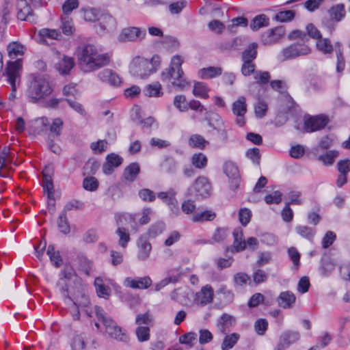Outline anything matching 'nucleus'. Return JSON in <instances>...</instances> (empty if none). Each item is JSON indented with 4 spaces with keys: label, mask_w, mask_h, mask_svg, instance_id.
Here are the masks:
<instances>
[{
    "label": "nucleus",
    "mask_w": 350,
    "mask_h": 350,
    "mask_svg": "<svg viewBox=\"0 0 350 350\" xmlns=\"http://www.w3.org/2000/svg\"><path fill=\"white\" fill-rule=\"evenodd\" d=\"M78 64L84 72H90L107 66L111 61L109 53H98L96 47L85 44L79 47Z\"/></svg>",
    "instance_id": "nucleus-1"
},
{
    "label": "nucleus",
    "mask_w": 350,
    "mask_h": 350,
    "mask_svg": "<svg viewBox=\"0 0 350 350\" xmlns=\"http://www.w3.org/2000/svg\"><path fill=\"white\" fill-rule=\"evenodd\" d=\"M184 62L183 58L178 55L172 57L170 65L161 72V80L167 81L173 79L172 83L180 90L188 89L190 83L184 77V72L182 69V64Z\"/></svg>",
    "instance_id": "nucleus-2"
},
{
    "label": "nucleus",
    "mask_w": 350,
    "mask_h": 350,
    "mask_svg": "<svg viewBox=\"0 0 350 350\" xmlns=\"http://www.w3.org/2000/svg\"><path fill=\"white\" fill-rule=\"evenodd\" d=\"M160 63V57L157 55H153L150 59L137 56L131 62L129 71L135 77L145 79L157 71Z\"/></svg>",
    "instance_id": "nucleus-3"
},
{
    "label": "nucleus",
    "mask_w": 350,
    "mask_h": 350,
    "mask_svg": "<svg viewBox=\"0 0 350 350\" xmlns=\"http://www.w3.org/2000/svg\"><path fill=\"white\" fill-rule=\"evenodd\" d=\"M94 310L97 319L103 323L106 333L111 338L123 342H129V337L126 332L118 326L115 321L108 317L101 307L96 306Z\"/></svg>",
    "instance_id": "nucleus-4"
},
{
    "label": "nucleus",
    "mask_w": 350,
    "mask_h": 350,
    "mask_svg": "<svg viewBox=\"0 0 350 350\" xmlns=\"http://www.w3.org/2000/svg\"><path fill=\"white\" fill-rule=\"evenodd\" d=\"M116 222L118 228L116 233L119 237L118 245L122 247L126 248L129 242L131 240L130 234L126 228L124 227L125 225H130L132 230L137 232L138 228L136 224V215L123 213L116 215Z\"/></svg>",
    "instance_id": "nucleus-5"
},
{
    "label": "nucleus",
    "mask_w": 350,
    "mask_h": 350,
    "mask_svg": "<svg viewBox=\"0 0 350 350\" xmlns=\"http://www.w3.org/2000/svg\"><path fill=\"white\" fill-rule=\"evenodd\" d=\"M52 87L44 76L38 75L34 77L28 89V96L33 103L44 98L51 94Z\"/></svg>",
    "instance_id": "nucleus-6"
},
{
    "label": "nucleus",
    "mask_w": 350,
    "mask_h": 350,
    "mask_svg": "<svg viewBox=\"0 0 350 350\" xmlns=\"http://www.w3.org/2000/svg\"><path fill=\"white\" fill-rule=\"evenodd\" d=\"M193 192L196 199L206 198L210 196L211 185L208 178L204 176H199L194 183L188 188L186 196H191Z\"/></svg>",
    "instance_id": "nucleus-7"
},
{
    "label": "nucleus",
    "mask_w": 350,
    "mask_h": 350,
    "mask_svg": "<svg viewBox=\"0 0 350 350\" xmlns=\"http://www.w3.org/2000/svg\"><path fill=\"white\" fill-rule=\"evenodd\" d=\"M22 68V60L18 59L14 62H9L7 64L5 72L8 77V81L12 86V92L10 94L9 98L14 99L16 97L15 92L16 90V83L20 81V72Z\"/></svg>",
    "instance_id": "nucleus-8"
},
{
    "label": "nucleus",
    "mask_w": 350,
    "mask_h": 350,
    "mask_svg": "<svg viewBox=\"0 0 350 350\" xmlns=\"http://www.w3.org/2000/svg\"><path fill=\"white\" fill-rule=\"evenodd\" d=\"M330 19L324 18L322 20V24L326 27L330 31L334 29V22H340L346 15L345 5L342 3L336 4L328 10Z\"/></svg>",
    "instance_id": "nucleus-9"
},
{
    "label": "nucleus",
    "mask_w": 350,
    "mask_h": 350,
    "mask_svg": "<svg viewBox=\"0 0 350 350\" xmlns=\"http://www.w3.org/2000/svg\"><path fill=\"white\" fill-rule=\"evenodd\" d=\"M328 122V120L323 116H305L304 130L307 133H312L323 129Z\"/></svg>",
    "instance_id": "nucleus-10"
},
{
    "label": "nucleus",
    "mask_w": 350,
    "mask_h": 350,
    "mask_svg": "<svg viewBox=\"0 0 350 350\" xmlns=\"http://www.w3.org/2000/svg\"><path fill=\"white\" fill-rule=\"evenodd\" d=\"M284 34L285 29L282 26L276 27L263 33L261 42L264 45H271L278 42Z\"/></svg>",
    "instance_id": "nucleus-11"
},
{
    "label": "nucleus",
    "mask_w": 350,
    "mask_h": 350,
    "mask_svg": "<svg viewBox=\"0 0 350 350\" xmlns=\"http://www.w3.org/2000/svg\"><path fill=\"white\" fill-rule=\"evenodd\" d=\"M223 170L226 175L230 179L232 189H237L241 180L238 167L232 161H226L224 164Z\"/></svg>",
    "instance_id": "nucleus-12"
},
{
    "label": "nucleus",
    "mask_w": 350,
    "mask_h": 350,
    "mask_svg": "<svg viewBox=\"0 0 350 350\" xmlns=\"http://www.w3.org/2000/svg\"><path fill=\"white\" fill-rule=\"evenodd\" d=\"M146 36V31L137 27H129L122 30L119 35L118 40L120 42H131L142 40Z\"/></svg>",
    "instance_id": "nucleus-13"
},
{
    "label": "nucleus",
    "mask_w": 350,
    "mask_h": 350,
    "mask_svg": "<svg viewBox=\"0 0 350 350\" xmlns=\"http://www.w3.org/2000/svg\"><path fill=\"white\" fill-rule=\"evenodd\" d=\"M58 61L55 64V69L61 75H68L75 66L74 59L66 55H61L60 53L56 52Z\"/></svg>",
    "instance_id": "nucleus-14"
},
{
    "label": "nucleus",
    "mask_w": 350,
    "mask_h": 350,
    "mask_svg": "<svg viewBox=\"0 0 350 350\" xmlns=\"http://www.w3.org/2000/svg\"><path fill=\"white\" fill-rule=\"evenodd\" d=\"M16 7L18 10V19L29 21L30 23H34L36 21L32 9L26 0L18 1Z\"/></svg>",
    "instance_id": "nucleus-15"
},
{
    "label": "nucleus",
    "mask_w": 350,
    "mask_h": 350,
    "mask_svg": "<svg viewBox=\"0 0 350 350\" xmlns=\"http://www.w3.org/2000/svg\"><path fill=\"white\" fill-rule=\"evenodd\" d=\"M152 284V280L149 276L137 277L132 278H126L124 281V285L131 288L146 289Z\"/></svg>",
    "instance_id": "nucleus-16"
},
{
    "label": "nucleus",
    "mask_w": 350,
    "mask_h": 350,
    "mask_svg": "<svg viewBox=\"0 0 350 350\" xmlns=\"http://www.w3.org/2000/svg\"><path fill=\"white\" fill-rule=\"evenodd\" d=\"M97 77L100 81L111 86H118L121 83V79L118 75L109 68H105L99 72Z\"/></svg>",
    "instance_id": "nucleus-17"
},
{
    "label": "nucleus",
    "mask_w": 350,
    "mask_h": 350,
    "mask_svg": "<svg viewBox=\"0 0 350 350\" xmlns=\"http://www.w3.org/2000/svg\"><path fill=\"white\" fill-rule=\"evenodd\" d=\"M123 162V159L115 153L109 154L106 157V161L103 165V172L106 175L112 174L115 168L119 167Z\"/></svg>",
    "instance_id": "nucleus-18"
},
{
    "label": "nucleus",
    "mask_w": 350,
    "mask_h": 350,
    "mask_svg": "<svg viewBox=\"0 0 350 350\" xmlns=\"http://www.w3.org/2000/svg\"><path fill=\"white\" fill-rule=\"evenodd\" d=\"M62 38L60 31L55 29L43 28L38 33V39L40 43L49 44V41L58 40Z\"/></svg>",
    "instance_id": "nucleus-19"
},
{
    "label": "nucleus",
    "mask_w": 350,
    "mask_h": 350,
    "mask_svg": "<svg viewBox=\"0 0 350 350\" xmlns=\"http://www.w3.org/2000/svg\"><path fill=\"white\" fill-rule=\"evenodd\" d=\"M137 245L138 248L137 258L141 261L147 260L152 250V245L149 241L144 235H142L137 241Z\"/></svg>",
    "instance_id": "nucleus-20"
},
{
    "label": "nucleus",
    "mask_w": 350,
    "mask_h": 350,
    "mask_svg": "<svg viewBox=\"0 0 350 350\" xmlns=\"http://www.w3.org/2000/svg\"><path fill=\"white\" fill-rule=\"evenodd\" d=\"M295 301L296 297L295 294L288 291L280 293L277 299L278 306L284 309L292 308Z\"/></svg>",
    "instance_id": "nucleus-21"
},
{
    "label": "nucleus",
    "mask_w": 350,
    "mask_h": 350,
    "mask_svg": "<svg viewBox=\"0 0 350 350\" xmlns=\"http://www.w3.org/2000/svg\"><path fill=\"white\" fill-rule=\"evenodd\" d=\"M213 299V289L210 285L203 286L200 291L196 293V301L203 306L211 303Z\"/></svg>",
    "instance_id": "nucleus-22"
},
{
    "label": "nucleus",
    "mask_w": 350,
    "mask_h": 350,
    "mask_svg": "<svg viewBox=\"0 0 350 350\" xmlns=\"http://www.w3.org/2000/svg\"><path fill=\"white\" fill-rule=\"evenodd\" d=\"M216 217V213L211 210H205L202 212H195L191 217V220L196 223H203L204 221H213Z\"/></svg>",
    "instance_id": "nucleus-23"
},
{
    "label": "nucleus",
    "mask_w": 350,
    "mask_h": 350,
    "mask_svg": "<svg viewBox=\"0 0 350 350\" xmlns=\"http://www.w3.org/2000/svg\"><path fill=\"white\" fill-rule=\"evenodd\" d=\"M222 70L220 67L209 66L203 68L198 71V76L202 79H208L221 75Z\"/></svg>",
    "instance_id": "nucleus-24"
},
{
    "label": "nucleus",
    "mask_w": 350,
    "mask_h": 350,
    "mask_svg": "<svg viewBox=\"0 0 350 350\" xmlns=\"http://www.w3.org/2000/svg\"><path fill=\"white\" fill-rule=\"evenodd\" d=\"M144 94L148 97H161L163 95L162 86L158 81L148 84L144 88Z\"/></svg>",
    "instance_id": "nucleus-25"
},
{
    "label": "nucleus",
    "mask_w": 350,
    "mask_h": 350,
    "mask_svg": "<svg viewBox=\"0 0 350 350\" xmlns=\"http://www.w3.org/2000/svg\"><path fill=\"white\" fill-rule=\"evenodd\" d=\"M140 167L137 163H130L125 169L123 173L125 180L133 182L134 181L137 175L139 174Z\"/></svg>",
    "instance_id": "nucleus-26"
},
{
    "label": "nucleus",
    "mask_w": 350,
    "mask_h": 350,
    "mask_svg": "<svg viewBox=\"0 0 350 350\" xmlns=\"http://www.w3.org/2000/svg\"><path fill=\"white\" fill-rule=\"evenodd\" d=\"M300 338L299 333L295 331H286L282 333L280 341L288 348L291 345L297 342Z\"/></svg>",
    "instance_id": "nucleus-27"
},
{
    "label": "nucleus",
    "mask_w": 350,
    "mask_h": 350,
    "mask_svg": "<svg viewBox=\"0 0 350 350\" xmlns=\"http://www.w3.org/2000/svg\"><path fill=\"white\" fill-rule=\"evenodd\" d=\"M234 243L233 246L236 252L242 251L246 247V243L243 240V230L240 228L233 231Z\"/></svg>",
    "instance_id": "nucleus-28"
},
{
    "label": "nucleus",
    "mask_w": 350,
    "mask_h": 350,
    "mask_svg": "<svg viewBox=\"0 0 350 350\" xmlns=\"http://www.w3.org/2000/svg\"><path fill=\"white\" fill-rule=\"evenodd\" d=\"M235 320L233 317L227 314H223L219 319L218 320L217 327L219 330L223 333L226 334L227 330L233 325Z\"/></svg>",
    "instance_id": "nucleus-29"
},
{
    "label": "nucleus",
    "mask_w": 350,
    "mask_h": 350,
    "mask_svg": "<svg viewBox=\"0 0 350 350\" xmlns=\"http://www.w3.org/2000/svg\"><path fill=\"white\" fill-rule=\"evenodd\" d=\"M257 43L252 42L242 52V61L254 62L257 56Z\"/></svg>",
    "instance_id": "nucleus-30"
},
{
    "label": "nucleus",
    "mask_w": 350,
    "mask_h": 350,
    "mask_svg": "<svg viewBox=\"0 0 350 350\" xmlns=\"http://www.w3.org/2000/svg\"><path fill=\"white\" fill-rule=\"evenodd\" d=\"M94 286L98 297L104 299L109 298L111 293V288L103 284L102 278L99 277L96 278L94 280Z\"/></svg>",
    "instance_id": "nucleus-31"
},
{
    "label": "nucleus",
    "mask_w": 350,
    "mask_h": 350,
    "mask_svg": "<svg viewBox=\"0 0 350 350\" xmlns=\"http://www.w3.org/2000/svg\"><path fill=\"white\" fill-rule=\"evenodd\" d=\"M100 27L103 30H109L115 28L116 27V20L115 18L109 14L103 11L102 16L100 17Z\"/></svg>",
    "instance_id": "nucleus-32"
},
{
    "label": "nucleus",
    "mask_w": 350,
    "mask_h": 350,
    "mask_svg": "<svg viewBox=\"0 0 350 350\" xmlns=\"http://www.w3.org/2000/svg\"><path fill=\"white\" fill-rule=\"evenodd\" d=\"M205 120L208 125L215 131H217L221 127H224V125H225L223 119L218 113H213L208 116H206Z\"/></svg>",
    "instance_id": "nucleus-33"
},
{
    "label": "nucleus",
    "mask_w": 350,
    "mask_h": 350,
    "mask_svg": "<svg viewBox=\"0 0 350 350\" xmlns=\"http://www.w3.org/2000/svg\"><path fill=\"white\" fill-rule=\"evenodd\" d=\"M338 156V152L337 150H328L325 153L319 155L317 159L323 163V165L329 166L334 163Z\"/></svg>",
    "instance_id": "nucleus-34"
},
{
    "label": "nucleus",
    "mask_w": 350,
    "mask_h": 350,
    "mask_svg": "<svg viewBox=\"0 0 350 350\" xmlns=\"http://www.w3.org/2000/svg\"><path fill=\"white\" fill-rule=\"evenodd\" d=\"M232 112L234 115L245 114L247 112L246 99L244 96H239L232 103Z\"/></svg>",
    "instance_id": "nucleus-35"
},
{
    "label": "nucleus",
    "mask_w": 350,
    "mask_h": 350,
    "mask_svg": "<svg viewBox=\"0 0 350 350\" xmlns=\"http://www.w3.org/2000/svg\"><path fill=\"white\" fill-rule=\"evenodd\" d=\"M42 187L44 192H47L48 198L54 200V189L52 178L50 176L42 173Z\"/></svg>",
    "instance_id": "nucleus-36"
},
{
    "label": "nucleus",
    "mask_w": 350,
    "mask_h": 350,
    "mask_svg": "<svg viewBox=\"0 0 350 350\" xmlns=\"http://www.w3.org/2000/svg\"><path fill=\"white\" fill-rule=\"evenodd\" d=\"M269 21V18H267L265 14L258 15L250 23V28L254 31H256L262 27L268 26Z\"/></svg>",
    "instance_id": "nucleus-37"
},
{
    "label": "nucleus",
    "mask_w": 350,
    "mask_h": 350,
    "mask_svg": "<svg viewBox=\"0 0 350 350\" xmlns=\"http://www.w3.org/2000/svg\"><path fill=\"white\" fill-rule=\"evenodd\" d=\"M209 88L203 82H196L194 84L193 94L200 98H208Z\"/></svg>",
    "instance_id": "nucleus-38"
},
{
    "label": "nucleus",
    "mask_w": 350,
    "mask_h": 350,
    "mask_svg": "<svg viewBox=\"0 0 350 350\" xmlns=\"http://www.w3.org/2000/svg\"><path fill=\"white\" fill-rule=\"evenodd\" d=\"M295 231L301 237L309 241H312L316 234L315 228L307 226H297L295 227Z\"/></svg>",
    "instance_id": "nucleus-39"
},
{
    "label": "nucleus",
    "mask_w": 350,
    "mask_h": 350,
    "mask_svg": "<svg viewBox=\"0 0 350 350\" xmlns=\"http://www.w3.org/2000/svg\"><path fill=\"white\" fill-rule=\"evenodd\" d=\"M103 11L96 8H88L84 10L83 18L86 21L96 22L100 20Z\"/></svg>",
    "instance_id": "nucleus-40"
},
{
    "label": "nucleus",
    "mask_w": 350,
    "mask_h": 350,
    "mask_svg": "<svg viewBox=\"0 0 350 350\" xmlns=\"http://www.w3.org/2000/svg\"><path fill=\"white\" fill-rule=\"evenodd\" d=\"M23 46L17 42L10 43L7 47L8 55L12 59L16 58L18 55H22L23 54Z\"/></svg>",
    "instance_id": "nucleus-41"
},
{
    "label": "nucleus",
    "mask_w": 350,
    "mask_h": 350,
    "mask_svg": "<svg viewBox=\"0 0 350 350\" xmlns=\"http://www.w3.org/2000/svg\"><path fill=\"white\" fill-rule=\"evenodd\" d=\"M57 226L62 233L67 234L70 232V228L65 211H62L59 214L57 219Z\"/></svg>",
    "instance_id": "nucleus-42"
},
{
    "label": "nucleus",
    "mask_w": 350,
    "mask_h": 350,
    "mask_svg": "<svg viewBox=\"0 0 350 350\" xmlns=\"http://www.w3.org/2000/svg\"><path fill=\"white\" fill-rule=\"evenodd\" d=\"M165 228V224L163 221H157L150 226L147 231L149 238H155L161 234Z\"/></svg>",
    "instance_id": "nucleus-43"
},
{
    "label": "nucleus",
    "mask_w": 350,
    "mask_h": 350,
    "mask_svg": "<svg viewBox=\"0 0 350 350\" xmlns=\"http://www.w3.org/2000/svg\"><path fill=\"white\" fill-rule=\"evenodd\" d=\"M208 142L202 135L198 134L192 135L189 139V144L191 147L204 149Z\"/></svg>",
    "instance_id": "nucleus-44"
},
{
    "label": "nucleus",
    "mask_w": 350,
    "mask_h": 350,
    "mask_svg": "<svg viewBox=\"0 0 350 350\" xmlns=\"http://www.w3.org/2000/svg\"><path fill=\"white\" fill-rule=\"evenodd\" d=\"M335 52L337 57L336 70L340 72L345 69V62L342 55V47L338 42L335 44Z\"/></svg>",
    "instance_id": "nucleus-45"
},
{
    "label": "nucleus",
    "mask_w": 350,
    "mask_h": 350,
    "mask_svg": "<svg viewBox=\"0 0 350 350\" xmlns=\"http://www.w3.org/2000/svg\"><path fill=\"white\" fill-rule=\"evenodd\" d=\"M333 139L329 135H325L323 137L319 142L317 146H316L313 149V152L314 154H317L319 150H328L332 145Z\"/></svg>",
    "instance_id": "nucleus-46"
},
{
    "label": "nucleus",
    "mask_w": 350,
    "mask_h": 350,
    "mask_svg": "<svg viewBox=\"0 0 350 350\" xmlns=\"http://www.w3.org/2000/svg\"><path fill=\"white\" fill-rule=\"evenodd\" d=\"M239 338V335L236 333L231 334L225 336L223 342L221 344L222 350H228L232 349L234 345L237 342Z\"/></svg>",
    "instance_id": "nucleus-47"
},
{
    "label": "nucleus",
    "mask_w": 350,
    "mask_h": 350,
    "mask_svg": "<svg viewBox=\"0 0 350 350\" xmlns=\"http://www.w3.org/2000/svg\"><path fill=\"white\" fill-rule=\"evenodd\" d=\"M79 269L86 275H90L93 263L85 256L78 257Z\"/></svg>",
    "instance_id": "nucleus-48"
},
{
    "label": "nucleus",
    "mask_w": 350,
    "mask_h": 350,
    "mask_svg": "<svg viewBox=\"0 0 350 350\" xmlns=\"http://www.w3.org/2000/svg\"><path fill=\"white\" fill-rule=\"evenodd\" d=\"M100 167L98 161L94 159H89L83 167V174L93 175L95 174Z\"/></svg>",
    "instance_id": "nucleus-49"
},
{
    "label": "nucleus",
    "mask_w": 350,
    "mask_h": 350,
    "mask_svg": "<svg viewBox=\"0 0 350 350\" xmlns=\"http://www.w3.org/2000/svg\"><path fill=\"white\" fill-rule=\"evenodd\" d=\"M335 265L334 262L329 260H323L321 261V267H319L320 273L323 277L329 276L331 273L334 270Z\"/></svg>",
    "instance_id": "nucleus-50"
},
{
    "label": "nucleus",
    "mask_w": 350,
    "mask_h": 350,
    "mask_svg": "<svg viewBox=\"0 0 350 350\" xmlns=\"http://www.w3.org/2000/svg\"><path fill=\"white\" fill-rule=\"evenodd\" d=\"M207 157L203 153L194 154L191 157V163L199 169L204 168L207 165Z\"/></svg>",
    "instance_id": "nucleus-51"
},
{
    "label": "nucleus",
    "mask_w": 350,
    "mask_h": 350,
    "mask_svg": "<svg viewBox=\"0 0 350 350\" xmlns=\"http://www.w3.org/2000/svg\"><path fill=\"white\" fill-rule=\"evenodd\" d=\"M51 261L55 265L56 267H60L62 262V258L58 251H55L53 245H49L46 251Z\"/></svg>",
    "instance_id": "nucleus-52"
},
{
    "label": "nucleus",
    "mask_w": 350,
    "mask_h": 350,
    "mask_svg": "<svg viewBox=\"0 0 350 350\" xmlns=\"http://www.w3.org/2000/svg\"><path fill=\"white\" fill-rule=\"evenodd\" d=\"M176 192L173 189H171V196L165 203L168 206L171 212L174 215H178L179 213V206L178 200L176 198Z\"/></svg>",
    "instance_id": "nucleus-53"
},
{
    "label": "nucleus",
    "mask_w": 350,
    "mask_h": 350,
    "mask_svg": "<svg viewBox=\"0 0 350 350\" xmlns=\"http://www.w3.org/2000/svg\"><path fill=\"white\" fill-rule=\"evenodd\" d=\"M317 49L325 54L331 53L333 51V46L329 40L327 38H319L317 41Z\"/></svg>",
    "instance_id": "nucleus-54"
},
{
    "label": "nucleus",
    "mask_w": 350,
    "mask_h": 350,
    "mask_svg": "<svg viewBox=\"0 0 350 350\" xmlns=\"http://www.w3.org/2000/svg\"><path fill=\"white\" fill-rule=\"evenodd\" d=\"M60 28L65 35L70 36L72 34L74 27L71 18L68 16L62 17V25Z\"/></svg>",
    "instance_id": "nucleus-55"
},
{
    "label": "nucleus",
    "mask_w": 350,
    "mask_h": 350,
    "mask_svg": "<svg viewBox=\"0 0 350 350\" xmlns=\"http://www.w3.org/2000/svg\"><path fill=\"white\" fill-rule=\"evenodd\" d=\"M98 181L95 177L88 176L83 179V187L85 190L94 191L98 187Z\"/></svg>",
    "instance_id": "nucleus-56"
},
{
    "label": "nucleus",
    "mask_w": 350,
    "mask_h": 350,
    "mask_svg": "<svg viewBox=\"0 0 350 350\" xmlns=\"http://www.w3.org/2000/svg\"><path fill=\"white\" fill-rule=\"evenodd\" d=\"M267 109L268 106L267 103L263 100L259 99L254 105V113L256 116L258 118L265 117L266 116Z\"/></svg>",
    "instance_id": "nucleus-57"
},
{
    "label": "nucleus",
    "mask_w": 350,
    "mask_h": 350,
    "mask_svg": "<svg viewBox=\"0 0 350 350\" xmlns=\"http://www.w3.org/2000/svg\"><path fill=\"white\" fill-rule=\"evenodd\" d=\"M108 142L105 139H99L90 144V148L94 154H101L107 150Z\"/></svg>",
    "instance_id": "nucleus-58"
},
{
    "label": "nucleus",
    "mask_w": 350,
    "mask_h": 350,
    "mask_svg": "<svg viewBox=\"0 0 350 350\" xmlns=\"http://www.w3.org/2000/svg\"><path fill=\"white\" fill-rule=\"evenodd\" d=\"M296 51H297L295 46H293V44H291L290 46L283 49L281 51V59L282 61H285L296 58L298 57Z\"/></svg>",
    "instance_id": "nucleus-59"
},
{
    "label": "nucleus",
    "mask_w": 350,
    "mask_h": 350,
    "mask_svg": "<svg viewBox=\"0 0 350 350\" xmlns=\"http://www.w3.org/2000/svg\"><path fill=\"white\" fill-rule=\"evenodd\" d=\"M188 103L184 95H177L174 98V105L180 111L188 110Z\"/></svg>",
    "instance_id": "nucleus-60"
},
{
    "label": "nucleus",
    "mask_w": 350,
    "mask_h": 350,
    "mask_svg": "<svg viewBox=\"0 0 350 350\" xmlns=\"http://www.w3.org/2000/svg\"><path fill=\"white\" fill-rule=\"evenodd\" d=\"M268 328V321L265 319H258L254 323V329L259 336H263Z\"/></svg>",
    "instance_id": "nucleus-61"
},
{
    "label": "nucleus",
    "mask_w": 350,
    "mask_h": 350,
    "mask_svg": "<svg viewBox=\"0 0 350 350\" xmlns=\"http://www.w3.org/2000/svg\"><path fill=\"white\" fill-rule=\"evenodd\" d=\"M288 254L293 263V269H297L300 265V254L295 247H291L288 250Z\"/></svg>",
    "instance_id": "nucleus-62"
},
{
    "label": "nucleus",
    "mask_w": 350,
    "mask_h": 350,
    "mask_svg": "<svg viewBox=\"0 0 350 350\" xmlns=\"http://www.w3.org/2000/svg\"><path fill=\"white\" fill-rule=\"evenodd\" d=\"M339 275L344 281L350 282V262H343L339 266Z\"/></svg>",
    "instance_id": "nucleus-63"
},
{
    "label": "nucleus",
    "mask_w": 350,
    "mask_h": 350,
    "mask_svg": "<svg viewBox=\"0 0 350 350\" xmlns=\"http://www.w3.org/2000/svg\"><path fill=\"white\" fill-rule=\"evenodd\" d=\"M338 174L347 175L350 172V159L340 160L336 165Z\"/></svg>",
    "instance_id": "nucleus-64"
}]
</instances>
